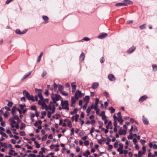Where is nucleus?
<instances>
[{"label":"nucleus","instance_id":"55","mask_svg":"<svg viewBox=\"0 0 157 157\" xmlns=\"http://www.w3.org/2000/svg\"><path fill=\"white\" fill-rule=\"evenodd\" d=\"M20 134L21 136H23L25 135V133L24 132L22 131L20 132Z\"/></svg>","mask_w":157,"mask_h":157},{"label":"nucleus","instance_id":"7","mask_svg":"<svg viewBox=\"0 0 157 157\" xmlns=\"http://www.w3.org/2000/svg\"><path fill=\"white\" fill-rule=\"evenodd\" d=\"M27 31V29H25L23 31L21 32L20 30L18 29L16 30L15 33L19 35H23Z\"/></svg>","mask_w":157,"mask_h":157},{"label":"nucleus","instance_id":"46","mask_svg":"<svg viewBox=\"0 0 157 157\" xmlns=\"http://www.w3.org/2000/svg\"><path fill=\"white\" fill-rule=\"evenodd\" d=\"M104 95L105 96L106 98L109 97L108 94L106 92H105L103 93Z\"/></svg>","mask_w":157,"mask_h":157},{"label":"nucleus","instance_id":"26","mask_svg":"<svg viewBox=\"0 0 157 157\" xmlns=\"http://www.w3.org/2000/svg\"><path fill=\"white\" fill-rule=\"evenodd\" d=\"M43 52H41L39 55V56L38 57V58L37 59V62H39L41 59V58L42 56L43 55Z\"/></svg>","mask_w":157,"mask_h":157},{"label":"nucleus","instance_id":"16","mask_svg":"<svg viewBox=\"0 0 157 157\" xmlns=\"http://www.w3.org/2000/svg\"><path fill=\"white\" fill-rule=\"evenodd\" d=\"M13 116L10 118V119H13V120H17V119H18V118H19V117L18 116L16 115V114L13 115Z\"/></svg>","mask_w":157,"mask_h":157},{"label":"nucleus","instance_id":"15","mask_svg":"<svg viewBox=\"0 0 157 157\" xmlns=\"http://www.w3.org/2000/svg\"><path fill=\"white\" fill-rule=\"evenodd\" d=\"M31 74V72H29L27 75H24L21 79V80H23L29 76Z\"/></svg>","mask_w":157,"mask_h":157},{"label":"nucleus","instance_id":"5","mask_svg":"<svg viewBox=\"0 0 157 157\" xmlns=\"http://www.w3.org/2000/svg\"><path fill=\"white\" fill-rule=\"evenodd\" d=\"M35 91L37 93L38 96L39 98H43L42 94V90L36 88L35 89Z\"/></svg>","mask_w":157,"mask_h":157},{"label":"nucleus","instance_id":"34","mask_svg":"<svg viewBox=\"0 0 157 157\" xmlns=\"http://www.w3.org/2000/svg\"><path fill=\"white\" fill-rule=\"evenodd\" d=\"M53 99V102L56 104V106H58L59 105L58 104L56 103V101H58L59 100V99Z\"/></svg>","mask_w":157,"mask_h":157},{"label":"nucleus","instance_id":"27","mask_svg":"<svg viewBox=\"0 0 157 157\" xmlns=\"http://www.w3.org/2000/svg\"><path fill=\"white\" fill-rule=\"evenodd\" d=\"M125 4H124V3H117L116 4L115 6H124Z\"/></svg>","mask_w":157,"mask_h":157},{"label":"nucleus","instance_id":"59","mask_svg":"<svg viewBox=\"0 0 157 157\" xmlns=\"http://www.w3.org/2000/svg\"><path fill=\"white\" fill-rule=\"evenodd\" d=\"M26 146L27 147V148L29 149H33L32 147L29 146L28 144H27Z\"/></svg>","mask_w":157,"mask_h":157},{"label":"nucleus","instance_id":"47","mask_svg":"<svg viewBox=\"0 0 157 157\" xmlns=\"http://www.w3.org/2000/svg\"><path fill=\"white\" fill-rule=\"evenodd\" d=\"M52 113L51 112L48 111V118H50L51 117V115Z\"/></svg>","mask_w":157,"mask_h":157},{"label":"nucleus","instance_id":"4","mask_svg":"<svg viewBox=\"0 0 157 157\" xmlns=\"http://www.w3.org/2000/svg\"><path fill=\"white\" fill-rule=\"evenodd\" d=\"M84 94V93H82L81 91H79L78 90H77L75 94V98H78L82 97H83Z\"/></svg>","mask_w":157,"mask_h":157},{"label":"nucleus","instance_id":"14","mask_svg":"<svg viewBox=\"0 0 157 157\" xmlns=\"http://www.w3.org/2000/svg\"><path fill=\"white\" fill-rule=\"evenodd\" d=\"M85 54L83 53H82L81 54L79 57V60L81 62H82L84 59Z\"/></svg>","mask_w":157,"mask_h":157},{"label":"nucleus","instance_id":"41","mask_svg":"<svg viewBox=\"0 0 157 157\" xmlns=\"http://www.w3.org/2000/svg\"><path fill=\"white\" fill-rule=\"evenodd\" d=\"M13 105V103H12V102L9 101V102L7 105H8V106L10 107H11Z\"/></svg>","mask_w":157,"mask_h":157},{"label":"nucleus","instance_id":"37","mask_svg":"<svg viewBox=\"0 0 157 157\" xmlns=\"http://www.w3.org/2000/svg\"><path fill=\"white\" fill-rule=\"evenodd\" d=\"M25 127V124H24L23 123H22L21 124V126L20 127V129L21 130H23L24 128Z\"/></svg>","mask_w":157,"mask_h":157},{"label":"nucleus","instance_id":"38","mask_svg":"<svg viewBox=\"0 0 157 157\" xmlns=\"http://www.w3.org/2000/svg\"><path fill=\"white\" fill-rule=\"evenodd\" d=\"M6 132L7 133L9 134H11V132L9 130V127H7L6 128Z\"/></svg>","mask_w":157,"mask_h":157},{"label":"nucleus","instance_id":"21","mask_svg":"<svg viewBox=\"0 0 157 157\" xmlns=\"http://www.w3.org/2000/svg\"><path fill=\"white\" fill-rule=\"evenodd\" d=\"M93 105H92L90 107H88L86 110V113H90L91 110L93 109Z\"/></svg>","mask_w":157,"mask_h":157},{"label":"nucleus","instance_id":"13","mask_svg":"<svg viewBox=\"0 0 157 157\" xmlns=\"http://www.w3.org/2000/svg\"><path fill=\"white\" fill-rule=\"evenodd\" d=\"M99 84L98 82L93 83L92 85V88L93 89H96L98 86Z\"/></svg>","mask_w":157,"mask_h":157},{"label":"nucleus","instance_id":"23","mask_svg":"<svg viewBox=\"0 0 157 157\" xmlns=\"http://www.w3.org/2000/svg\"><path fill=\"white\" fill-rule=\"evenodd\" d=\"M0 144L2 147H4L5 148H7V145L6 143H2V142H0Z\"/></svg>","mask_w":157,"mask_h":157},{"label":"nucleus","instance_id":"45","mask_svg":"<svg viewBox=\"0 0 157 157\" xmlns=\"http://www.w3.org/2000/svg\"><path fill=\"white\" fill-rule=\"evenodd\" d=\"M36 156L35 154H30L29 155L28 157H36Z\"/></svg>","mask_w":157,"mask_h":157},{"label":"nucleus","instance_id":"29","mask_svg":"<svg viewBox=\"0 0 157 157\" xmlns=\"http://www.w3.org/2000/svg\"><path fill=\"white\" fill-rule=\"evenodd\" d=\"M61 93L63 95L65 96H67L68 94V93L67 92L64 91H63H63H62V92H61Z\"/></svg>","mask_w":157,"mask_h":157},{"label":"nucleus","instance_id":"20","mask_svg":"<svg viewBox=\"0 0 157 157\" xmlns=\"http://www.w3.org/2000/svg\"><path fill=\"white\" fill-rule=\"evenodd\" d=\"M0 134H1L3 136L5 137L6 138H8V136L5 133L3 132L2 131H0Z\"/></svg>","mask_w":157,"mask_h":157},{"label":"nucleus","instance_id":"48","mask_svg":"<svg viewBox=\"0 0 157 157\" xmlns=\"http://www.w3.org/2000/svg\"><path fill=\"white\" fill-rule=\"evenodd\" d=\"M127 138L128 139H132L133 138L132 134H130L129 136H128Z\"/></svg>","mask_w":157,"mask_h":157},{"label":"nucleus","instance_id":"36","mask_svg":"<svg viewBox=\"0 0 157 157\" xmlns=\"http://www.w3.org/2000/svg\"><path fill=\"white\" fill-rule=\"evenodd\" d=\"M19 106L20 108L22 110H23L24 109V108L25 107V104H23L20 105Z\"/></svg>","mask_w":157,"mask_h":157},{"label":"nucleus","instance_id":"25","mask_svg":"<svg viewBox=\"0 0 157 157\" xmlns=\"http://www.w3.org/2000/svg\"><path fill=\"white\" fill-rule=\"evenodd\" d=\"M86 99V101H87V102L84 105L83 108L84 109H86V108L87 106V103L88 102L89 99ZM85 101H86V100H85Z\"/></svg>","mask_w":157,"mask_h":157},{"label":"nucleus","instance_id":"44","mask_svg":"<svg viewBox=\"0 0 157 157\" xmlns=\"http://www.w3.org/2000/svg\"><path fill=\"white\" fill-rule=\"evenodd\" d=\"M83 40L85 41H88L90 40V39L88 37H85L83 38Z\"/></svg>","mask_w":157,"mask_h":157},{"label":"nucleus","instance_id":"40","mask_svg":"<svg viewBox=\"0 0 157 157\" xmlns=\"http://www.w3.org/2000/svg\"><path fill=\"white\" fill-rule=\"evenodd\" d=\"M35 144H36V147L37 148H39L40 147V145L38 144V143L36 141H35Z\"/></svg>","mask_w":157,"mask_h":157},{"label":"nucleus","instance_id":"30","mask_svg":"<svg viewBox=\"0 0 157 157\" xmlns=\"http://www.w3.org/2000/svg\"><path fill=\"white\" fill-rule=\"evenodd\" d=\"M143 122L144 124L147 125L148 124V121L147 119L144 118L143 119Z\"/></svg>","mask_w":157,"mask_h":157},{"label":"nucleus","instance_id":"63","mask_svg":"<svg viewBox=\"0 0 157 157\" xmlns=\"http://www.w3.org/2000/svg\"><path fill=\"white\" fill-rule=\"evenodd\" d=\"M113 124L114 127H117V123L116 121H114L113 122Z\"/></svg>","mask_w":157,"mask_h":157},{"label":"nucleus","instance_id":"42","mask_svg":"<svg viewBox=\"0 0 157 157\" xmlns=\"http://www.w3.org/2000/svg\"><path fill=\"white\" fill-rule=\"evenodd\" d=\"M94 128H91V129L90 131V133L91 134V135L92 136H93V135L92 134V133L94 132Z\"/></svg>","mask_w":157,"mask_h":157},{"label":"nucleus","instance_id":"54","mask_svg":"<svg viewBox=\"0 0 157 157\" xmlns=\"http://www.w3.org/2000/svg\"><path fill=\"white\" fill-rule=\"evenodd\" d=\"M57 87H58V85L55 83L54 85V89L55 90H56L57 88Z\"/></svg>","mask_w":157,"mask_h":157},{"label":"nucleus","instance_id":"51","mask_svg":"<svg viewBox=\"0 0 157 157\" xmlns=\"http://www.w3.org/2000/svg\"><path fill=\"white\" fill-rule=\"evenodd\" d=\"M68 126L70 128H71L72 127V124L71 123L70 121H69L67 124Z\"/></svg>","mask_w":157,"mask_h":157},{"label":"nucleus","instance_id":"19","mask_svg":"<svg viewBox=\"0 0 157 157\" xmlns=\"http://www.w3.org/2000/svg\"><path fill=\"white\" fill-rule=\"evenodd\" d=\"M73 83H72L71 84L72 87V91L73 92H74L76 89V85H73Z\"/></svg>","mask_w":157,"mask_h":157},{"label":"nucleus","instance_id":"57","mask_svg":"<svg viewBox=\"0 0 157 157\" xmlns=\"http://www.w3.org/2000/svg\"><path fill=\"white\" fill-rule=\"evenodd\" d=\"M47 74V72L45 71H44L42 74L41 76L42 77H44L45 75Z\"/></svg>","mask_w":157,"mask_h":157},{"label":"nucleus","instance_id":"56","mask_svg":"<svg viewBox=\"0 0 157 157\" xmlns=\"http://www.w3.org/2000/svg\"><path fill=\"white\" fill-rule=\"evenodd\" d=\"M52 108L53 109H52V113H54L55 112V108L54 107V105H52Z\"/></svg>","mask_w":157,"mask_h":157},{"label":"nucleus","instance_id":"64","mask_svg":"<svg viewBox=\"0 0 157 157\" xmlns=\"http://www.w3.org/2000/svg\"><path fill=\"white\" fill-rule=\"evenodd\" d=\"M5 109L7 111H10V108L7 106H6L5 107Z\"/></svg>","mask_w":157,"mask_h":157},{"label":"nucleus","instance_id":"39","mask_svg":"<svg viewBox=\"0 0 157 157\" xmlns=\"http://www.w3.org/2000/svg\"><path fill=\"white\" fill-rule=\"evenodd\" d=\"M139 27H140V29H143L145 28V24L142 25L140 26Z\"/></svg>","mask_w":157,"mask_h":157},{"label":"nucleus","instance_id":"12","mask_svg":"<svg viewBox=\"0 0 157 157\" xmlns=\"http://www.w3.org/2000/svg\"><path fill=\"white\" fill-rule=\"evenodd\" d=\"M136 48L135 46H132L129 49L127 52L128 53H131Z\"/></svg>","mask_w":157,"mask_h":157},{"label":"nucleus","instance_id":"33","mask_svg":"<svg viewBox=\"0 0 157 157\" xmlns=\"http://www.w3.org/2000/svg\"><path fill=\"white\" fill-rule=\"evenodd\" d=\"M152 67L153 68V70L155 71H157V66L155 64H153L152 65Z\"/></svg>","mask_w":157,"mask_h":157},{"label":"nucleus","instance_id":"52","mask_svg":"<svg viewBox=\"0 0 157 157\" xmlns=\"http://www.w3.org/2000/svg\"><path fill=\"white\" fill-rule=\"evenodd\" d=\"M105 115V112L104 111H102L100 114L99 115V116H101V117Z\"/></svg>","mask_w":157,"mask_h":157},{"label":"nucleus","instance_id":"10","mask_svg":"<svg viewBox=\"0 0 157 157\" xmlns=\"http://www.w3.org/2000/svg\"><path fill=\"white\" fill-rule=\"evenodd\" d=\"M124 4H125L124 6H127L128 4H132L133 2L129 0H125L123 1Z\"/></svg>","mask_w":157,"mask_h":157},{"label":"nucleus","instance_id":"53","mask_svg":"<svg viewBox=\"0 0 157 157\" xmlns=\"http://www.w3.org/2000/svg\"><path fill=\"white\" fill-rule=\"evenodd\" d=\"M133 142L134 144L135 145H136V142H137V140L136 138H134L133 140Z\"/></svg>","mask_w":157,"mask_h":157},{"label":"nucleus","instance_id":"62","mask_svg":"<svg viewBox=\"0 0 157 157\" xmlns=\"http://www.w3.org/2000/svg\"><path fill=\"white\" fill-rule=\"evenodd\" d=\"M13 131V133L14 134H16L18 135V133L17 132H16V130L15 129L13 128L12 129Z\"/></svg>","mask_w":157,"mask_h":157},{"label":"nucleus","instance_id":"6","mask_svg":"<svg viewBox=\"0 0 157 157\" xmlns=\"http://www.w3.org/2000/svg\"><path fill=\"white\" fill-rule=\"evenodd\" d=\"M23 94L27 98H33V96L32 95H30L28 92L26 90H24L23 91Z\"/></svg>","mask_w":157,"mask_h":157},{"label":"nucleus","instance_id":"32","mask_svg":"<svg viewBox=\"0 0 157 157\" xmlns=\"http://www.w3.org/2000/svg\"><path fill=\"white\" fill-rule=\"evenodd\" d=\"M109 110L110 111L111 113H114L115 111V109L112 107H111L109 108Z\"/></svg>","mask_w":157,"mask_h":157},{"label":"nucleus","instance_id":"22","mask_svg":"<svg viewBox=\"0 0 157 157\" xmlns=\"http://www.w3.org/2000/svg\"><path fill=\"white\" fill-rule=\"evenodd\" d=\"M16 108L15 106L13 107L12 109V113L13 115L16 114L15 110H16Z\"/></svg>","mask_w":157,"mask_h":157},{"label":"nucleus","instance_id":"8","mask_svg":"<svg viewBox=\"0 0 157 157\" xmlns=\"http://www.w3.org/2000/svg\"><path fill=\"white\" fill-rule=\"evenodd\" d=\"M107 36V34L106 33H102L100 34L98 36V38L100 39H102L105 37Z\"/></svg>","mask_w":157,"mask_h":157},{"label":"nucleus","instance_id":"49","mask_svg":"<svg viewBox=\"0 0 157 157\" xmlns=\"http://www.w3.org/2000/svg\"><path fill=\"white\" fill-rule=\"evenodd\" d=\"M133 130V127L132 126L131 127V129L129 130V132L130 134H132V132Z\"/></svg>","mask_w":157,"mask_h":157},{"label":"nucleus","instance_id":"18","mask_svg":"<svg viewBox=\"0 0 157 157\" xmlns=\"http://www.w3.org/2000/svg\"><path fill=\"white\" fill-rule=\"evenodd\" d=\"M58 88L59 90L60 91V92L63 90V87L61 85H58Z\"/></svg>","mask_w":157,"mask_h":157},{"label":"nucleus","instance_id":"1","mask_svg":"<svg viewBox=\"0 0 157 157\" xmlns=\"http://www.w3.org/2000/svg\"><path fill=\"white\" fill-rule=\"evenodd\" d=\"M48 101V99H40L38 101V104L39 105H41L42 106L43 109H49L50 110L52 111L53 109L52 106L50 105L48 107H47V106L45 104V102Z\"/></svg>","mask_w":157,"mask_h":157},{"label":"nucleus","instance_id":"50","mask_svg":"<svg viewBox=\"0 0 157 157\" xmlns=\"http://www.w3.org/2000/svg\"><path fill=\"white\" fill-rule=\"evenodd\" d=\"M47 137V135H45L42 138V141L45 140Z\"/></svg>","mask_w":157,"mask_h":157},{"label":"nucleus","instance_id":"43","mask_svg":"<svg viewBox=\"0 0 157 157\" xmlns=\"http://www.w3.org/2000/svg\"><path fill=\"white\" fill-rule=\"evenodd\" d=\"M31 109L34 110H36V107L35 105H32L31 106Z\"/></svg>","mask_w":157,"mask_h":157},{"label":"nucleus","instance_id":"9","mask_svg":"<svg viewBox=\"0 0 157 157\" xmlns=\"http://www.w3.org/2000/svg\"><path fill=\"white\" fill-rule=\"evenodd\" d=\"M122 128H121L119 131V133L120 135H125L126 134V131L125 129H121Z\"/></svg>","mask_w":157,"mask_h":157},{"label":"nucleus","instance_id":"17","mask_svg":"<svg viewBox=\"0 0 157 157\" xmlns=\"http://www.w3.org/2000/svg\"><path fill=\"white\" fill-rule=\"evenodd\" d=\"M135 157H141L142 156V154L141 152L140 151L138 152V154H135L134 155Z\"/></svg>","mask_w":157,"mask_h":157},{"label":"nucleus","instance_id":"2","mask_svg":"<svg viewBox=\"0 0 157 157\" xmlns=\"http://www.w3.org/2000/svg\"><path fill=\"white\" fill-rule=\"evenodd\" d=\"M61 105L63 107V109L68 111L69 108L68 107L69 104L68 101L67 100L63 101L62 100H61Z\"/></svg>","mask_w":157,"mask_h":157},{"label":"nucleus","instance_id":"60","mask_svg":"<svg viewBox=\"0 0 157 157\" xmlns=\"http://www.w3.org/2000/svg\"><path fill=\"white\" fill-rule=\"evenodd\" d=\"M99 101V99H96L95 100V105H98V103Z\"/></svg>","mask_w":157,"mask_h":157},{"label":"nucleus","instance_id":"35","mask_svg":"<svg viewBox=\"0 0 157 157\" xmlns=\"http://www.w3.org/2000/svg\"><path fill=\"white\" fill-rule=\"evenodd\" d=\"M43 18L45 21H48V18L47 16H43L42 17Z\"/></svg>","mask_w":157,"mask_h":157},{"label":"nucleus","instance_id":"58","mask_svg":"<svg viewBox=\"0 0 157 157\" xmlns=\"http://www.w3.org/2000/svg\"><path fill=\"white\" fill-rule=\"evenodd\" d=\"M104 61H105V59L104 58L101 57V58L100 60V61L101 63H103L104 62Z\"/></svg>","mask_w":157,"mask_h":157},{"label":"nucleus","instance_id":"61","mask_svg":"<svg viewBox=\"0 0 157 157\" xmlns=\"http://www.w3.org/2000/svg\"><path fill=\"white\" fill-rule=\"evenodd\" d=\"M84 144L86 145L87 146L89 144V141L88 140L85 141L84 142Z\"/></svg>","mask_w":157,"mask_h":157},{"label":"nucleus","instance_id":"28","mask_svg":"<svg viewBox=\"0 0 157 157\" xmlns=\"http://www.w3.org/2000/svg\"><path fill=\"white\" fill-rule=\"evenodd\" d=\"M118 121L120 122V124H121L123 121V120L122 119L121 117H118L117 119Z\"/></svg>","mask_w":157,"mask_h":157},{"label":"nucleus","instance_id":"24","mask_svg":"<svg viewBox=\"0 0 157 157\" xmlns=\"http://www.w3.org/2000/svg\"><path fill=\"white\" fill-rule=\"evenodd\" d=\"M44 95L46 97H47L49 95V91L48 90L45 89L44 92Z\"/></svg>","mask_w":157,"mask_h":157},{"label":"nucleus","instance_id":"31","mask_svg":"<svg viewBox=\"0 0 157 157\" xmlns=\"http://www.w3.org/2000/svg\"><path fill=\"white\" fill-rule=\"evenodd\" d=\"M119 147L117 149V151H119V150H121V149H122L123 147V144L121 143H120L119 144Z\"/></svg>","mask_w":157,"mask_h":157},{"label":"nucleus","instance_id":"3","mask_svg":"<svg viewBox=\"0 0 157 157\" xmlns=\"http://www.w3.org/2000/svg\"><path fill=\"white\" fill-rule=\"evenodd\" d=\"M9 121L10 124L11 125V127L12 128L15 127L16 128L18 129L19 128V124L17 123H16L13 119H9Z\"/></svg>","mask_w":157,"mask_h":157},{"label":"nucleus","instance_id":"11","mask_svg":"<svg viewBox=\"0 0 157 157\" xmlns=\"http://www.w3.org/2000/svg\"><path fill=\"white\" fill-rule=\"evenodd\" d=\"M109 79L111 81H114L115 80V78L114 76L112 74H109L108 75Z\"/></svg>","mask_w":157,"mask_h":157}]
</instances>
